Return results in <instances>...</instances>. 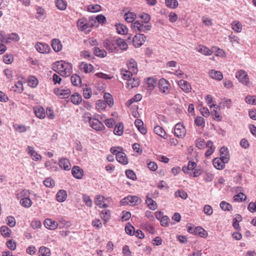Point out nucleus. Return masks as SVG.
<instances>
[{"mask_svg": "<svg viewBox=\"0 0 256 256\" xmlns=\"http://www.w3.org/2000/svg\"><path fill=\"white\" fill-rule=\"evenodd\" d=\"M67 197V194L64 190H60L56 194V200L59 202H64Z\"/></svg>", "mask_w": 256, "mask_h": 256, "instance_id": "obj_38", "label": "nucleus"}, {"mask_svg": "<svg viewBox=\"0 0 256 256\" xmlns=\"http://www.w3.org/2000/svg\"><path fill=\"white\" fill-rule=\"evenodd\" d=\"M152 26L149 24H146L139 21H136L132 24V28L136 33L146 32L150 30Z\"/></svg>", "mask_w": 256, "mask_h": 256, "instance_id": "obj_2", "label": "nucleus"}, {"mask_svg": "<svg viewBox=\"0 0 256 256\" xmlns=\"http://www.w3.org/2000/svg\"><path fill=\"white\" fill-rule=\"evenodd\" d=\"M46 16V11L42 7H38L36 10V17L37 19L40 20L44 18Z\"/></svg>", "mask_w": 256, "mask_h": 256, "instance_id": "obj_42", "label": "nucleus"}, {"mask_svg": "<svg viewBox=\"0 0 256 256\" xmlns=\"http://www.w3.org/2000/svg\"><path fill=\"white\" fill-rule=\"evenodd\" d=\"M158 85L159 90L161 93L165 94H168L170 93V85L167 80L164 78L160 79Z\"/></svg>", "mask_w": 256, "mask_h": 256, "instance_id": "obj_6", "label": "nucleus"}, {"mask_svg": "<svg viewBox=\"0 0 256 256\" xmlns=\"http://www.w3.org/2000/svg\"><path fill=\"white\" fill-rule=\"evenodd\" d=\"M127 88L131 89L133 88L136 87L140 84V80L138 78H130L128 80Z\"/></svg>", "mask_w": 256, "mask_h": 256, "instance_id": "obj_29", "label": "nucleus"}, {"mask_svg": "<svg viewBox=\"0 0 256 256\" xmlns=\"http://www.w3.org/2000/svg\"><path fill=\"white\" fill-rule=\"evenodd\" d=\"M3 61L6 64H10L14 61V57L12 54H6L3 56Z\"/></svg>", "mask_w": 256, "mask_h": 256, "instance_id": "obj_59", "label": "nucleus"}, {"mask_svg": "<svg viewBox=\"0 0 256 256\" xmlns=\"http://www.w3.org/2000/svg\"><path fill=\"white\" fill-rule=\"evenodd\" d=\"M141 202V200L136 196H128L122 199L120 203L122 205L138 206Z\"/></svg>", "mask_w": 256, "mask_h": 256, "instance_id": "obj_5", "label": "nucleus"}, {"mask_svg": "<svg viewBox=\"0 0 256 256\" xmlns=\"http://www.w3.org/2000/svg\"><path fill=\"white\" fill-rule=\"evenodd\" d=\"M198 51L206 56H210L212 53V50L204 46H200V48H198Z\"/></svg>", "mask_w": 256, "mask_h": 256, "instance_id": "obj_45", "label": "nucleus"}, {"mask_svg": "<svg viewBox=\"0 0 256 256\" xmlns=\"http://www.w3.org/2000/svg\"><path fill=\"white\" fill-rule=\"evenodd\" d=\"M79 68L80 70L85 73H89L94 70V66L92 64L84 62H82L80 64Z\"/></svg>", "mask_w": 256, "mask_h": 256, "instance_id": "obj_24", "label": "nucleus"}, {"mask_svg": "<svg viewBox=\"0 0 256 256\" xmlns=\"http://www.w3.org/2000/svg\"><path fill=\"white\" fill-rule=\"evenodd\" d=\"M146 198L147 199L146 200V203L148 208L153 210H156L158 208L157 203L152 198H148V196Z\"/></svg>", "mask_w": 256, "mask_h": 256, "instance_id": "obj_37", "label": "nucleus"}, {"mask_svg": "<svg viewBox=\"0 0 256 256\" xmlns=\"http://www.w3.org/2000/svg\"><path fill=\"white\" fill-rule=\"evenodd\" d=\"M236 78L242 84L246 86H250L251 83L248 76L245 70H238L236 73Z\"/></svg>", "mask_w": 256, "mask_h": 256, "instance_id": "obj_3", "label": "nucleus"}, {"mask_svg": "<svg viewBox=\"0 0 256 256\" xmlns=\"http://www.w3.org/2000/svg\"><path fill=\"white\" fill-rule=\"evenodd\" d=\"M232 28L234 32L240 33L242 32L243 26L238 20H234L231 24Z\"/></svg>", "mask_w": 256, "mask_h": 256, "instance_id": "obj_30", "label": "nucleus"}, {"mask_svg": "<svg viewBox=\"0 0 256 256\" xmlns=\"http://www.w3.org/2000/svg\"><path fill=\"white\" fill-rule=\"evenodd\" d=\"M54 70L62 76H68L72 73V64L64 60L56 62L54 66Z\"/></svg>", "mask_w": 256, "mask_h": 256, "instance_id": "obj_1", "label": "nucleus"}, {"mask_svg": "<svg viewBox=\"0 0 256 256\" xmlns=\"http://www.w3.org/2000/svg\"><path fill=\"white\" fill-rule=\"evenodd\" d=\"M186 134V129L185 126L180 123H178L175 125L174 129V134L176 136L180 138H183Z\"/></svg>", "mask_w": 256, "mask_h": 256, "instance_id": "obj_7", "label": "nucleus"}, {"mask_svg": "<svg viewBox=\"0 0 256 256\" xmlns=\"http://www.w3.org/2000/svg\"><path fill=\"white\" fill-rule=\"evenodd\" d=\"M125 230L126 234L130 236H132L134 234V228L130 223H128L126 225Z\"/></svg>", "mask_w": 256, "mask_h": 256, "instance_id": "obj_58", "label": "nucleus"}, {"mask_svg": "<svg viewBox=\"0 0 256 256\" xmlns=\"http://www.w3.org/2000/svg\"><path fill=\"white\" fill-rule=\"evenodd\" d=\"M20 40V37L16 33H12L9 34L6 38V42H9L10 40L17 42Z\"/></svg>", "mask_w": 256, "mask_h": 256, "instance_id": "obj_62", "label": "nucleus"}, {"mask_svg": "<svg viewBox=\"0 0 256 256\" xmlns=\"http://www.w3.org/2000/svg\"><path fill=\"white\" fill-rule=\"evenodd\" d=\"M213 165L218 170H222L224 168L225 165L222 160L219 158H216L212 160Z\"/></svg>", "mask_w": 256, "mask_h": 256, "instance_id": "obj_32", "label": "nucleus"}, {"mask_svg": "<svg viewBox=\"0 0 256 256\" xmlns=\"http://www.w3.org/2000/svg\"><path fill=\"white\" fill-rule=\"evenodd\" d=\"M174 196L176 198L180 197L184 200L186 199L188 197L186 192L183 190L176 191L174 193Z\"/></svg>", "mask_w": 256, "mask_h": 256, "instance_id": "obj_64", "label": "nucleus"}, {"mask_svg": "<svg viewBox=\"0 0 256 256\" xmlns=\"http://www.w3.org/2000/svg\"><path fill=\"white\" fill-rule=\"evenodd\" d=\"M52 46L55 52H58L62 50V46L58 39L54 38L52 42Z\"/></svg>", "mask_w": 256, "mask_h": 256, "instance_id": "obj_27", "label": "nucleus"}, {"mask_svg": "<svg viewBox=\"0 0 256 256\" xmlns=\"http://www.w3.org/2000/svg\"><path fill=\"white\" fill-rule=\"evenodd\" d=\"M90 127L96 131H102L106 128L104 124L98 119L93 118L90 124Z\"/></svg>", "mask_w": 256, "mask_h": 256, "instance_id": "obj_9", "label": "nucleus"}, {"mask_svg": "<svg viewBox=\"0 0 256 256\" xmlns=\"http://www.w3.org/2000/svg\"><path fill=\"white\" fill-rule=\"evenodd\" d=\"M60 167L64 170H70L71 168V164L70 160L66 158H62L59 160Z\"/></svg>", "mask_w": 256, "mask_h": 256, "instance_id": "obj_17", "label": "nucleus"}, {"mask_svg": "<svg viewBox=\"0 0 256 256\" xmlns=\"http://www.w3.org/2000/svg\"><path fill=\"white\" fill-rule=\"evenodd\" d=\"M26 152L31 156L34 160L38 161L42 159V156L34 150V148L28 146L26 148Z\"/></svg>", "mask_w": 256, "mask_h": 256, "instance_id": "obj_16", "label": "nucleus"}, {"mask_svg": "<svg viewBox=\"0 0 256 256\" xmlns=\"http://www.w3.org/2000/svg\"><path fill=\"white\" fill-rule=\"evenodd\" d=\"M94 54L98 57L104 58L106 56V52L104 50H101L98 47L94 48Z\"/></svg>", "mask_w": 256, "mask_h": 256, "instance_id": "obj_44", "label": "nucleus"}, {"mask_svg": "<svg viewBox=\"0 0 256 256\" xmlns=\"http://www.w3.org/2000/svg\"><path fill=\"white\" fill-rule=\"evenodd\" d=\"M124 17L127 22H132L136 18V14L134 12H128L124 14Z\"/></svg>", "mask_w": 256, "mask_h": 256, "instance_id": "obj_49", "label": "nucleus"}, {"mask_svg": "<svg viewBox=\"0 0 256 256\" xmlns=\"http://www.w3.org/2000/svg\"><path fill=\"white\" fill-rule=\"evenodd\" d=\"M72 176L77 179H81L84 174V171L80 167L74 166L72 170Z\"/></svg>", "mask_w": 256, "mask_h": 256, "instance_id": "obj_20", "label": "nucleus"}, {"mask_svg": "<svg viewBox=\"0 0 256 256\" xmlns=\"http://www.w3.org/2000/svg\"><path fill=\"white\" fill-rule=\"evenodd\" d=\"M106 103L104 100H98L96 103V108L98 112L104 110L106 107Z\"/></svg>", "mask_w": 256, "mask_h": 256, "instance_id": "obj_41", "label": "nucleus"}, {"mask_svg": "<svg viewBox=\"0 0 256 256\" xmlns=\"http://www.w3.org/2000/svg\"><path fill=\"white\" fill-rule=\"evenodd\" d=\"M127 66L129 70L133 72L134 74H137L138 72L137 64L134 59L130 60L127 62Z\"/></svg>", "mask_w": 256, "mask_h": 256, "instance_id": "obj_25", "label": "nucleus"}, {"mask_svg": "<svg viewBox=\"0 0 256 256\" xmlns=\"http://www.w3.org/2000/svg\"><path fill=\"white\" fill-rule=\"evenodd\" d=\"M38 84V80L34 76H30L28 78V84L32 88H36Z\"/></svg>", "mask_w": 256, "mask_h": 256, "instance_id": "obj_53", "label": "nucleus"}, {"mask_svg": "<svg viewBox=\"0 0 256 256\" xmlns=\"http://www.w3.org/2000/svg\"><path fill=\"white\" fill-rule=\"evenodd\" d=\"M56 8L62 10L66 9L67 6V3L64 0H56L55 2Z\"/></svg>", "mask_w": 256, "mask_h": 256, "instance_id": "obj_43", "label": "nucleus"}, {"mask_svg": "<svg viewBox=\"0 0 256 256\" xmlns=\"http://www.w3.org/2000/svg\"><path fill=\"white\" fill-rule=\"evenodd\" d=\"M116 46L122 50H126L128 48V45L127 43L122 38H118L116 40Z\"/></svg>", "mask_w": 256, "mask_h": 256, "instance_id": "obj_40", "label": "nucleus"}, {"mask_svg": "<svg viewBox=\"0 0 256 256\" xmlns=\"http://www.w3.org/2000/svg\"><path fill=\"white\" fill-rule=\"evenodd\" d=\"M178 84L180 88L186 93H189L191 92V86L187 81L182 80L178 82Z\"/></svg>", "mask_w": 256, "mask_h": 256, "instance_id": "obj_15", "label": "nucleus"}, {"mask_svg": "<svg viewBox=\"0 0 256 256\" xmlns=\"http://www.w3.org/2000/svg\"><path fill=\"white\" fill-rule=\"evenodd\" d=\"M210 108H211L212 114L214 116V118L217 120H220L222 119V116L219 114L216 110V105L212 104L210 106Z\"/></svg>", "mask_w": 256, "mask_h": 256, "instance_id": "obj_47", "label": "nucleus"}, {"mask_svg": "<svg viewBox=\"0 0 256 256\" xmlns=\"http://www.w3.org/2000/svg\"><path fill=\"white\" fill-rule=\"evenodd\" d=\"M194 234L199 236L202 238L207 237L208 234V232L203 228L200 226L195 228V230L194 231Z\"/></svg>", "mask_w": 256, "mask_h": 256, "instance_id": "obj_33", "label": "nucleus"}, {"mask_svg": "<svg viewBox=\"0 0 256 256\" xmlns=\"http://www.w3.org/2000/svg\"><path fill=\"white\" fill-rule=\"evenodd\" d=\"M100 216L104 222V224L107 226V222L110 218V212L109 210H103L100 213Z\"/></svg>", "mask_w": 256, "mask_h": 256, "instance_id": "obj_21", "label": "nucleus"}, {"mask_svg": "<svg viewBox=\"0 0 256 256\" xmlns=\"http://www.w3.org/2000/svg\"><path fill=\"white\" fill-rule=\"evenodd\" d=\"M196 146L199 149H204V148L205 142L204 139L199 138L196 140Z\"/></svg>", "mask_w": 256, "mask_h": 256, "instance_id": "obj_63", "label": "nucleus"}, {"mask_svg": "<svg viewBox=\"0 0 256 256\" xmlns=\"http://www.w3.org/2000/svg\"><path fill=\"white\" fill-rule=\"evenodd\" d=\"M71 82L74 86H78L80 84L81 79L77 74H73L71 76Z\"/></svg>", "mask_w": 256, "mask_h": 256, "instance_id": "obj_52", "label": "nucleus"}, {"mask_svg": "<svg viewBox=\"0 0 256 256\" xmlns=\"http://www.w3.org/2000/svg\"><path fill=\"white\" fill-rule=\"evenodd\" d=\"M14 90L19 93H21L23 91V84L20 81L17 82L14 86L13 87Z\"/></svg>", "mask_w": 256, "mask_h": 256, "instance_id": "obj_60", "label": "nucleus"}, {"mask_svg": "<svg viewBox=\"0 0 256 256\" xmlns=\"http://www.w3.org/2000/svg\"><path fill=\"white\" fill-rule=\"evenodd\" d=\"M87 10L92 12H96L100 10L101 6L99 4H90L88 6Z\"/></svg>", "mask_w": 256, "mask_h": 256, "instance_id": "obj_50", "label": "nucleus"}, {"mask_svg": "<svg viewBox=\"0 0 256 256\" xmlns=\"http://www.w3.org/2000/svg\"><path fill=\"white\" fill-rule=\"evenodd\" d=\"M35 48L39 52L42 54H46L50 50L48 44L40 42H38L36 44Z\"/></svg>", "mask_w": 256, "mask_h": 256, "instance_id": "obj_13", "label": "nucleus"}, {"mask_svg": "<svg viewBox=\"0 0 256 256\" xmlns=\"http://www.w3.org/2000/svg\"><path fill=\"white\" fill-rule=\"evenodd\" d=\"M165 4L167 7L172 9L176 8L178 6L176 0H166Z\"/></svg>", "mask_w": 256, "mask_h": 256, "instance_id": "obj_46", "label": "nucleus"}, {"mask_svg": "<svg viewBox=\"0 0 256 256\" xmlns=\"http://www.w3.org/2000/svg\"><path fill=\"white\" fill-rule=\"evenodd\" d=\"M116 28L117 32L120 34H125L128 32V28L123 24H116Z\"/></svg>", "mask_w": 256, "mask_h": 256, "instance_id": "obj_34", "label": "nucleus"}, {"mask_svg": "<svg viewBox=\"0 0 256 256\" xmlns=\"http://www.w3.org/2000/svg\"><path fill=\"white\" fill-rule=\"evenodd\" d=\"M77 26L80 31L87 30L89 32L90 26L88 23L87 20L85 18H82L77 21Z\"/></svg>", "mask_w": 256, "mask_h": 256, "instance_id": "obj_8", "label": "nucleus"}, {"mask_svg": "<svg viewBox=\"0 0 256 256\" xmlns=\"http://www.w3.org/2000/svg\"><path fill=\"white\" fill-rule=\"evenodd\" d=\"M34 112L36 116L40 118H44L46 116V113L44 108L41 106H36L34 108Z\"/></svg>", "mask_w": 256, "mask_h": 256, "instance_id": "obj_26", "label": "nucleus"}, {"mask_svg": "<svg viewBox=\"0 0 256 256\" xmlns=\"http://www.w3.org/2000/svg\"><path fill=\"white\" fill-rule=\"evenodd\" d=\"M220 208L224 210L230 211L232 210V206L225 201H222L220 204Z\"/></svg>", "mask_w": 256, "mask_h": 256, "instance_id": "obj_57", "label": "nucleus"}, {"mask_svg": "<svg viewBox=\"0 0 256 256\" xmlns=\"http://www.w3.org/2000/svg\"><path fill=\"white\" fill-rule=\"evenodd\" d=\"M154 132L156 134L164 139L168 138V135L164 130L159 126H156L154 128Z\"/></svg>", "mask_w": 256, "mask_h": 256, "instance_id": "obj_31", "label": "nucleus"}, {"mask_svg": "<svg viewBox=\"0 0 256 256\" xmlns=\"http://www.w3.org/2000/svg\"><path fill=\"white\" fill-rule=\"evenodd\" d=\"M116 159L120 163L122 164H126L128 163V160L126 154L122 152H118L116 154Z\"/></svg>", "mask_w": 256, "mask_h": 256, "instance_id": "obj_22", "label": "nucleus"}, {"mask_svg": "<svg viewBox=\"0 0 256 256\" xmlns=\"http://www.w3.org/2000/svg\"><path fill=\"white\" fill-rule=\"evenodd\" d=\"M38 254V256H50L51 250L47 247L42 246L39 248Z\"/></svg>", "mask_w": 256, "mask_h": 256, "instance_id": "obj_36", "label": "nucleus"}, {"mask_svg": "<svg viewBox=\"0 0 256 256\" xmlns=\"http://www.w3.org/2000/svg\"><path fill=\"white\" fill-rule=\"evenodd\" d=\"M246 198V196L244 194L240 192L234 196V200L236 202H240L245 200Z\"/></svg>", "mask_w": 256, "mask_h": 256, "instance_id": "obj_61", "label": "nucleus"}, {"mask_svg": "<svg viewBox=\"0 0 256 256\" xmlns=\"http://www.w3.org/2000/svg\"><path fill=\"white\" fill-rule=\"evenodd\" d=\"M208 74L210 78L218 81L222 80L224 78L222 74L220 71L214 70H210L208 72Z\"/></svg>", "mask_w": 256, "mask_h": 256, "instance_id": "obj_19", "label": "nucleus"}, {"mask_svg": "<svg viewBox=\"0 0 256 256\" xmlns=\"http://www.w3.org/2000/svg\"><path fill=\"white\" fill-rule=\"evenodd\" d=\"M82 100V98L80 94L78 92H75L72 94L70 96V101L71 102L75 104L78 105L80 104Z\"/></svg>", "mask_w": 256, "mask_h": 256, "instance_id": "obj_28", "label": "nucleus"}, {"mask_svg": "<svg viewBox=\"0 0 256 256\" xmlns=\"http://www.w3.org/2000/svg\"><path fill=\"white\" fill-rule=\"evenodd\" d=\"M1 234L4 237H9L12 231L8 226H3L0 228Z\"/></svg>", "mask_w": 256, "mask_h": 256, "instance_id": "obj_51", "label": "nucleus"}, {"mask_svg": "<svg viewBox=\"0 0 256 256\" xmlns=\"http://www.w3.org/2000/svg\"><path fill=\"white\" fill-rule=\"evenodd\" d=\"M108 200L104 196L98 195L95 200V204L100 208H106L108 206Z\"/></svg>", "mask_w": 256, "mask_h": 256, "instance_id": "obj_10", "label": "nucleus"}, {"mask_svg": "<svg viewBox=\"0 0 256 256\" xmlns=\"http://www.w3.org/2000/svg\"><path fill=\"white\" fill-rule=\"evenodd\" d=\"M196 166V162L189 161L188 166H184L182 168V170L184 174L192 176V173L190 172V171L194 170Z\"/></svg>", "mask_w": 256, "mask_h": 256, "instance_id": "obj_18", "label": "nucleus"}, {"mask_svg": "<svg viewBox=\"0 0 256 256\" xmlns=\"http://www.w3.org/2000/svg\"><path fill=\"white\" fill-rule=\"evenodd\" d=\"M206 145L208 150L206 152L204 156L206 158H208L214 153L215 150V147L214 146L213 142L210 140L207 142Z\"/></svg>", "mask_w": 256, "mask_h": 256, "instance_id": "obj_23", "label": "nucleus"}, {"mask_svg": "<svg viewBox=\"0 0 256 256\" xmlns=\"http://www.w3.org/2000/svg\"><path fill=\"white\" fill-rule=\"evenodd\" d=\"M147 88L150 90H153L156 85V80L153 78H148L146 80Z\"/></svg>", "mask_w": 256, "mask_h": 256, "instance_id": "obj_39", "label": "nucleus"}, {"mask_svg": "<svg viewBox=\"0 0 256 256\" xmlns=\"http://www.w3.org/2000/svg\"><path fill=\"white\" fill-rule=\"evenodd\" d=\"M54 93L61 98H66L70 94V90L68 88H56L54 90Z\"/></svg>", "mask_w": 256, "mask_h": 256, "instance_id": "obj_12", "label": "nucleus"}, {"mask_svg": "<svg viewBox=\"0 0 256 256\" xmlns=\"http://www.w3.org/2000/svg\"><path fill=\"white\" fill-rule=\"evenodd\" d=\"M104 46L110 52H118L116 46V40L110 38L104 41Z\"/></svg>", "mask_w": 256, "mask_h": 256, "instance_id": "obj_4", "label": "nucleus"}, {"mask_svg": "<svg viewBox=\"0 0 256 256\" xmlns=\"http://www.w3.org/2000/svg\"><path fill=\"white\" fill-rule=\"evenodd\" d=\"M58 227H59L60 228H68L70 226V222L68 221H66L63 218H60L58 220Z\"/></svg>", "mask_w": 256, "mask_h": 256, "instance_id": "obj_54", "label": "nucleus"}, {"mask_svg": "<svg viewBox=\"0 0 256 256\" xmlns=\"http://www.w3.org/2000/svg\"><path fill=\"white\" fill-rule=\"evenodd\" d=\"M20 204L26 208H29L32 206V202L30 198H23L20 201Z\"/></svg>", "mask_w": 256, "mask_h": 256, "instance_id": "obj_56", "label": "nucleus"}, {"mask_svg": "<svg viewBox=\"0 0 256 256\" xmlns=\"http://www.w3.org/2000/svg\"><path fill=\"white\" fill-rule=\"evenodd\" d=\"M146 37L141 34H136L133 39V45L136 48L140 47L145 42Z\"/></svg>", "mask_w": 256, "mask_h": 256, "instance_id": "obj_11", "label": "nucleus"}, {"mask_svg": "<svg viewBox=\"0 0 256 256\" xmlns=\"http://www.w3.org/2000/svg\"><path fill=\"white\" fill-rule=\"evenodd\" d=\"M124 132V124L122 122L118 123L114 127V133L116 135L120 136Z\"/></svg>", "mask_w": 256, "mask_h": 256, "instance_id": "obj_35", "label": "nucleus"}, {"mask_svg": "<svg viewBox=\"0 0 256 256\" xmlns=\"http://www.w3.org/2000/svg\"><path fill=\"white\" fill-rule=\"evenodd\" d=\"M194 123L198 126L204 128L205 126V120L202 116H197L194 120Z\"/></svg>", "mask_w": 256, "mask_h": 256, "instance_id": "obj_55", "label": "nucleus"}, {"mask_svg": "<svg viewBox=\"0 0 256 256\" xmlns=\"http://www.w3.org/2000/svg\"><path fill=\"white\" fill-rule=\"evenodd\" d=\"M45 227L50 230H54L58 228V222L50 218H46L44 221Z\"/></svg>", "mask_w": 256, "mask_h": 256, "instance_id": "obj_14", "label": "nucleus"}, {"mask_svg": "<svg viewBox=\"0 0 256 256\" xmlns=\"http://www.w3.org/2000/svg\"><path fill=\"white\" fill-rule=\"evenodd\" d=\"M105 102L110 107H112L114 104V100L112 96L109 93H105L104 96Z\"/></svg>", "mask_w": 256, "mask_h": 256, "instance_id": "obj_48", "label": "nucleus"}]
</instances>
